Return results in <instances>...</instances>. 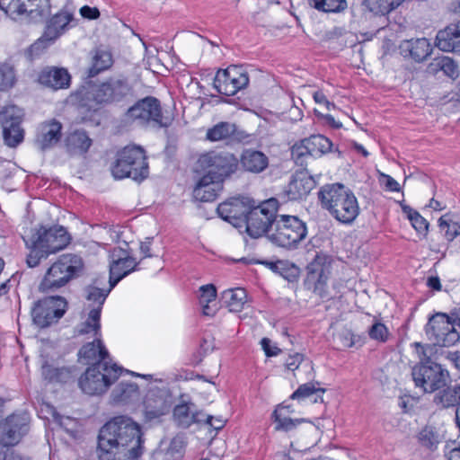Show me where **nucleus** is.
<instances>
[{"label": "nucleus", "instance_id": "4be33fe9", "mask_svg": "<svg viewBox=\"0 0 460 460\" xmlns=\"http://www.w3.org/2000/svg\"><path fill=\"white\" fill-rule=\"evenodd\" d=\"M62 124L53 119L42 122L38 128L36 143L41 150H46L57 145L61 138Z\"/></svg>", "mask_w": 460, "mask_h": 460}, {"label": "nucleus", "instance_id": "0e129e2a", "mask_svg": "<svg viewBox=\"0 0 460 460\" xmlns=\"http://www.w3.org/2000/svg\"><path fill=\"white\" fill-rule=\"evenodd\" d=\"M271 341L268 338H263L261 341V347L267 357L277 356L280 353V349L276 346H271Z\"/></svg>", "mask_w": 460, "mask_h": 460}, {"label": "nucleus", "instance_id": "72a5a7b5", "mask_svg": "<svg viewBox=\"0 0 460 460\" xmlns=\"http://www.w3.org/2000/svg\"><path fill=\"white\" fill-rule=\"evenodd\" d=\"M78 356L80 358H84L86 360H94L99 358L98 362H110L109 352L105 349L101 337L93 338L92 342H88L84 345L79 352Z\"/></svg>", "mask_w": 460, "mask_h": 460}, {"label": "nucleus", "instance_id": "ea45409f", "mask_svg": "<svg viewBox=\"0 0 460 460\" xmlns=\"http://www.w3.org/2000/svg\"><path fill=\"white\" fill-rule=\"evenodd\" d=\"M429 69L434 72H442L451 79H456L459 75L458 66L449 57L442 56L434 58L429 65Z\"/></svg>", "mask_w": 460, "mask_h": 460}, {"label": "nucleus", "instance_id": "e433bc0d", "mask_svg": "<svg viewBox=\"0 0 460 460\" xmlns=\"http://www.w3.org/2000/svg\"><path fill=\"white\" fill-rule=\"evenodd\" d=\"M294 234H289L287 232H272L265 237L277 246L291 249L296 248L297 243L306 236V232H293Z\"/></svg>", "mask_w": 460, "mask_h": 460}, {"label": "nucleus", "instance_id": "dca6fc26", "mask_svg": "<svg viewBox=\"0 0 460 460\" xmlns=\"http://www.w3.org/2000/svg\"><path fill=\"white\" fill-rule=\"evenodd\" d=\"M254 205V200L246 196L232 197L217 207L218 216L232 226L240 228L244 226L248 211Z\"/></svg>", "mask_w": 460, "mask_h": 460}, {"label": "nucleus", "instance_id": "37998d69", "mask_svg": "<svg viewBox=\"0 0 460 460\" xmlns=\"http://www.w3.org/2000/svg\"><path fill=\"white\" fill-rule=\"evenodd\" d=\"M305 144L311 148V156L319 157L331 152L332 147V141L323 135H313L305 138Z\"/></svg>", "mask_w": 460, "mask_h": 460}, {"label": "nucleus", "instance_id": "6ab92c4d", "mask_svg": "<svg viewBox=\"0 0 460 460\" xmlns=\"http://www.w3.org/2000/svg\"><path fill=\"white\" fill-rule=\"evenodd\" d=\"M110 263L109 283L114 288L123 278L137 270V262L128 249L114 248Z\"/></svg>", "mask_w": 460, "mask_h": 460}, {"label": "nucleus", "instance_id": "4d7b16f0", "mask_svg": "<svg viewBox=\"0 0 460 460\" xmlns=\"http://www.w3.org/2000/svg\"><path fill=\"white\" fill-rule=\"evenodd\" d=\"M236 262H243L245 264H261L270 269L273 273L278 274L279 267L281 262V260H277L275 261H268V260H248L246 258H241L235 261Z\"/></svg>", "mask_w": 460, "mask_h": 460}, {"label": "nucleus", "instance_id": "f8f14e48", "mask_svg": "<svg viewBox=\"0 0 460 460\" xmlns=\"http://www.w3.org/2000/svg\"><path fill=\"white\" fill-rule=\"evenodd\" d=\"M237 164L238 159L233 154L216 151L202 154L197 163L199 169L222 181L235 171Z\"/></svg>", "mask_w": 460, "mask_h": 460}, {"label": "nucleus", "instance_id": "8fccbe9b", "mask_svg": "<svg viewBox=\"0 0 460 460\" xmlns=\"http://www.w3.org/2000/svg\"><path fill=\"white\" fill-rule=\"evenodd\" d=\"M16 80L14 68L7 63L0 65V84L2 89H9L13 86Z\"/></svg>", "mask_w": 460, "mask_h": 460}, {"label": "nucleus", "instance_id": "2f4dec72", "mask_svg": "<svg viewBox=\"0 0 460 460\" xmlns=\"http://www.w3.org/2000/svg\"><path fill=\"white\" fill-rule=\"evenodd\" d=\"M433 402L436 405L442 408L458 407L460 405V384L451 385H447L439 389L435 394Z\"/></svg>", "mask_w": 460, "mask_h": 460}, {"label": "nucleus", "instance_id": "09e8293b", "mask_svg": "<svg viewBox=\"0 0 460 460\" xmlns=\"http://www.w3.org/2000/svg\"><path fill=\"white\" fill-rule=\"evenodd\" d=\"M402 211L415 230H428L429 222L418 211L409 206H403Z\"/></svg>", "mask_w": 460, "mask_h": 460}, {"label": "nucleus", "instance_id": "680f3d73", "mask_svg": "<svg viewBox=\"0 0 460 460\" xmlns=\"http://www.w3.org/2000/svg\"><path fill=\"white\" fill-rule=\"evenodd\" d=\"M304 360V355L300 353H295L293 355H289L286 360V367L288 369L291 371H295L300 366V364Z\"/></svg>", "mask_w": 460, "mask_h": 460}, {"label": "nucleus", "instance_id": "4c0bfd02", "mask_svg": "<svg viewBox=\"0 0 460 460\" xmlns=\"http://www.w3.org/2000/svg\"><path fill=\"white\" fill-rule=\"evenodd\" d=\"M101 314L100 309H91L88 317L77 327V335L88 334L92 338L101 337Z\"/></svg>", "mask_w": 460, "mask_h": 460}, {"label": "nucleus", "instance_id": "f03ea898", "mask_svg": "<svg viewBox=\"0 0 460 460\" xmlns=\"http://www.w3.org/2000/svg\"><path fill=\"white\" fill-rule=\"evenodd\" d=\"M415 352L419 358L411 368V376L414 385L425 394L438 393L451 383V376L447 368L430 358L432 348L414 342Z\"/></svg>", "mask_w": 460, "mask_h": 460}, {"label": "nucleus", "instance_id": "39448f33", "mask_svg": "<svg viewBox=\"0 0 460 460\" xmlns=\"http://www.w3.org/2000/svg\"><path fill=\"white\" fill-rule=\"evenodd\" d=\"M278 200L270 199L260 206L255 204L247 213L245 230H270L273 226L276 230H306L305 223L296 216L281 215L277 217Z\"/></svg>", "mask_w": 460, "mask_h": 460}, {"label": "nucleus", "instance_id": "ddd939ff", "mask_svg": "<svg viewBox=\"0 0 460 460\" xmlns=\"http://www.w3.org/2000/svg\"><path fill=\"white\" fill-rule=\"evenodd\" d=\"M426 335L434 345L449 347L459 341L460 335L447 314L431 316L426 325Z\"/></svg>", "mask_w": 460, "mask_h": 460}, {"label": "nucleus", "instance_id": "79ce46f5", "mask_svg": "<svg viewBox=\"0 0 460 460\" xmlns=\"http://www.w3.org/2000/svg\"><path fill=\"white\" fill-rule=\"evenodd\" d=\"M26 0H0V9L12 20L23 22Z\"/></svg>", "mask_w": 460, "mask_h": 460}, {"label": "nucleus", "instance_id": "58836bf2", "mask_svg": "<svg viewBox=\"0 0 460 460\" xmlns=\"http://www.w3.org/2000/svg\"><path fill=\"white\" fill-rule=\"evenodd\" d=\"M246 291L241 288L227 289L222 293V301L231 312H240L246 303Z\"/></svg>", "mask_w": 460, "mask_h": 460}, {"label": "nucleus", "instance_id": "f3484780", "mask_svg": "<svg viewBox=\"0 0 460 460\" xmlns=\"http://www.w3.org/2000/svg\"><path fill=\"white\" fill-rule=\"evenodd\" d=\"M22 116V111L14 105L6 106L0 112L4 141L10 147H15L23 141Z\"/></svg>", "mask_w": 460, "mask_h": 460}, {"label": "nucleus", "instance_id": "473e14b6", "mask_svg": "<svg viewBox=\"0 0 460 460\" xmlns=\"http://www.w3.org/2000/svg\"><path fill=\"white\" fill-rule=\"evenodd\" d=\"M139 389L135 383L120 382L112 391L111 399L118 404H128L139 399Z\"/></svg>", "mask_w": 460, "mask_h": 460}, {"label": "nucleus", "instance_id": "7c9ffc66", "mask_svg": "<svg viewBox=\"0 0 460 460\" xmlns=\"http://www.w3.org/2000/svg\"><path fill=\"white\" fill-rule=\"evenodd\" d=\"M235 138H237V128L235 124L227 121L214 125L206 133V139L210 142L231 141Z\"/></svg>", "mask_w": 460, "mask_h": 460}, {"label": "nucleus", "instance_id": "052dcab7", "mask_svg": "<svg viewBox=\"0 0 460 460\" xmlns=\"http://www.w3.org/2000/svg\"><path fill=\"white\" fill-rule=\"evenodd\" d=\"M380 181L389 191L400 190V184L397 182V181H395L393 177H391L388 174L382 173Z\"/></svg>", "mask_w": 460, "mask_h": 460}, {"label": "nucleus", "instance_id": "7ed1b4c3", "mask_svg": "<svg viewBox=\"0 0 460 460\" xmlns=\"http://www.w3.org/2000/svg\"><path fill=\"white\" fill-rule=\"evenodd\" d=\"M133 88L128 79L123 75L107 78L92 89H82L72 95V100L80 108L95 111L99 104L121 102L131 95Z\"/></svg>", "mask_w": 460, "mask_h": 460}, {"label": "nucleus", "instance_id": "f704fd0d", "mask_svg": "<svg viewBox=\"0 0 460 460\" xmlns=\"http://www.w3.org/2000/svg\"><path fill=\"white\" fill-rule=\"evenodd\" d=\"M23 22H38L46 17L50 12L49 0H26Z\"/></svg>", "mask_w": 460, "mask_h": 460}, {"label": "nucleus", "instance_id": "bf43d9fd", "mask_svg": "<svg viewBox=\"0 0 460 460\" xmlns=\"http://www.w3.org/2000/svg\"><path fill=\"white\" fill-rule=\"evenodd\" d=\"M420 440L429 448H432L438 443L434 433L429 429H424L420 433Z\"/></svg>", "mask_w": 460, "mask_h": 460}, {"label": "nucleus", "instance_id": "864d4df0", "mask_svg": "<svg viewBox=\"0 0 460 460\" xmlns=\"http://www.w3.org/2000/svg\"><path fill=\"white\" fill-rule=\"evenodd\" d=\"M291 155L296 163H299L301 164H303L305 157L307 155L311 156V148H309V145L305 144V138L300 143L293 146L291 149Z\"/></svg>", "mask_w": 460, "mask_h": 460}, {"label": "nucleus", "instance_id": "49530a36", "mask_svg": "<svg viewBox=\"0 0 460 460\" xmlns=\"http://www.w3.org/2000/svg\"><path fill=\"white\" fill-rule=\"evenodd\" d=\"M113 288H111V283H109L108 288H100L94 286H89L86 288V299L89 302H92L94 305L92 309H100V313L102 312V305L104 304L106 297L109 293L111 291Z\"/></svg>", "mask_w": 460, "mask_h": 460}, {"label": "nucleus", "instance_id": "603ef678", "mask_svg": "<svg viewBox=\"0 0 460 460\" xmlns=\"http://www.w3.org/2000/svg\"><path fill=\"white\" fill-rule=\"evenodd\" d=\"M55 40H50L49 38H45V32L28 49V55L31 59L35 58L40 55L50 44Z\"/></svg>", "mask_w": 460, "mask_h": 460}, {"label": "nucleus", "instance_id": "338daca9", "mask_svg": "<svg viewBox=\"0 0 460 460\" xmlns=\"http://www.w3.org/2000/svg\"><path fill=\"white\" fill-rule=\"evenodd\" d=\"M80 13L83 17L91 20L97 19L100 16V12L95 7L84 5L80 9Z\"/></svg>", "mask_w": 460, "mask_h": 460}, {"label": "nucleus", "instance_id": "9b49d317", "mask_svg": "<svg viewBox=\"0 0 460 460\" xmlns=\"http://www.w3.org/2000/svg\"><path fill=\"white\" fill-rule=\"evenodd\" d=\"M332 259L323 253H317L314 259L306 267V276L304 279V287L321 299L332 298L328 291V280L330 279Z\"/></svg>", "mask_w": 460, "mask_h": 460}, {"label": "nucleus", "instance_id": "a19ab883", "mask_svg": "<svg viewBox=\"0 0 460 460\" xmlns=\"http://www.w3.org/2000/svg\"><path fill=\"white\" fill-rule=\"evenodd\" d=\"M405 0H366L367 7L375 15L385 16L397 9Z\"/></svg>", "mask_w": 460, "mask_h": 460}, {"label": "nucleus", "instance_id": "393cba45", "mask_svg": "<svg viewBox=\"0 0 460 460\" xmlns=\"http://www.w3.org/2000/svg\"><path fill=\"white\" fill-rule=\"evenodd\" d=\"M73 21V13L68 10L59 11L48 21L44 31L45 38H49L50 40H56L73 26L71 24Z\"/></svg>", "mask_w": 460, "mask_h": 460}, {"label": "nucleus", "instance_id": "de8ad7c7", "mask_svg": "<svg viewBox=\"0 0 460 460\" xmlns=\"http://www.w3.org/2000/svg\"><path fill=\"white\" fill-rule=\"evenodd\" d=\"M274 421L277 423L275 429L281 430L285 432L291 431L295 429L299 424L305 421V419H291L288 417H281L278 411L273 412Z\"/></svg>", "mask_w": 460, "mask_h": 460}, {"label": "nucleus", "instance_id": "5fc2aeb1", "mask_svg": "<svg viewBox=\"0 0 460 460\" xmlns=\"http://www.w3.org/2000/svg\"><path fill=\"white\" fill-rule=\"evenodd\" d=\"M388 329L382 323H375L368 330V335L372 340L379 341L382 342L386 341L388 338Z\"/></svg>", "mask_w": 460, "mask_h": 460}, {"label": "nucleus", "instance_id": "423d86ee", "mask_svg": "<svg viewBox=\"0 0 460 460\" xmlns=\"http://www.w3.org/2000/svg\"><path fill=\"white\" fill-rule=\"evenodd\" d=\"M22 238L30 251L26 259L30 268L37 267L42 259L66 248L71 242L69 232H23Z\"/></svg>", "mask_w": 460, "mask_h": 460}, {"label": "nucleus", "instance_id": "9d476101", "mask_svg": "<svg viewBox=\"0 0 460 460\" xmlns=\"http://www.w3.org/2000/svg\"><path fill=\"white\" fill-rule=\"evenodd\" d=\"M125 120L139 126L153 125L157 128L171 125V119L163 116L159 100L153 96L145 97L131 106L125 113Z\"/></svg>", "mask_w": 460, "mask_h": 460}, {"label": "nucleus", "instance_id": "cd10ccee", "mask_svg": "<svg viewBox=\"0 0 460 460\" xmlns=\"http://www.w3.org/2000/svg\"><path fill=\"white\" fill-rule=\"evenodd\" d=\"M400 49L402 53L409 55L416 62L425 60L432 51L430 42L426 38H418L404 40Z\"/></svg>", "mask_w": 460, "mask_h": 460}, {"label": "nucleus", "instance_id": "b1692460", "mask_svg": "<svg viewBox=\"0 0 460 460\" xmlns=\"http://www.w3.org/2000/svg\"><path fill=\"white\" fill-rule=\"evenodd\" d=\"M145 412L148 419L158 418L166 414L171 408V403L167 400L164 392L159 389L150 390L146 395Z\"/></svg>", "mask_w": 460, "mask_h": 460}, {"label": "nucleus", "instance_id": "4468645a", "mask_svg": "<svg viewBox=\"0 0 460 460\" xmlns=\"http://www.w3.org/2000/svg\"><path fill=\"white\" fill-rule=\"evenodd\" d=\"M66 300L59 296H48L35 303L31 315L33 323L46 328L58 322L66 313Z\"/></svg>", "mask_w": 460, "mask_h": 460}, {"label": "nucleus", "instance_id": "aec40b11", "mask_svg": "<svg viewBox=\"0 0 460 460\" xmlns=\"http://www.w3.org/2000/svg\"><path fill=\"white\" fill-rule=\"evenodd\" d=\"M38 81L40 84L58 91L70 86L71 75L64 67L49 66L40 71Z\"/></svg>", "mask_w": 460, "mask_h": 460}, {"label": "nucleus", "instance_id": "13d9d810", "mask_svg": "<svg viewBox=\"0 0 460 460\" xmlns=\"http://www.w3.org/2000/svg\"><path fill=\"white\" fill-rule=\"evenodd\" d=\"M278 275L281 276L288 282L296 281V276H291L290 261L288 260H281V262L279 267Z\"/></svg>", "mask_w": 460, "mask_h": 460}, {"label": "nucleus", "instance_id": "e2e57ef3", "mask_svg": "<svg viewBox=\"0 0 460 460\" xmlns=\"http://www.w3.org/2000/svg\"><path fill=\"white\" fill-rule=\"evenodd\" d=\"M246 235L243 236V241L246 246L253 248L256 243V240H260L264 237L263 234H269V232H245Z\"/></svg>", "mask_w": 460, "mask_h": 460}, {"label": "nucleus", "instance_id": "0eeeda50", "mask_svg": "<svg viewBox=\"0 0 460 460\" xmlns=\"http://www.w3.org/2000/svg\"><path fill=\"white\" fill-rule=\"evenodd\" d=\"M84 261L80 255L65 253L49 268L40 284L42 292L56 291L83 275Z\"/></svg>", "mask_w": 460, "mask_h": 460}, {"label": "nucleus", "instance_id": "3c124183", "mask_svg": "<svg viewBox=\"0 0 460 460\" xmlns=\"http://www.w3.org/2000/svg\"><path fill=\"white\" fill-rule=\"evenodd\" d=\"M324 391L325 390L323 388H316L313 383H306L299 385V387L292 394L291 399L303 400L318 392L323 394Z\"/></svg>", "mask_w": 460, "mask_h": 460}, {"label": "nucleus", "instance_id": "f257e3e1", "mask_svg": "<svg viewBox=\"0 0 460 460\" xmlns=\"http://www.w3.org/2000/svg\"><path fill=\"white\" fill-rule=\"evenodd\" d=\"M142 432L130 417H113L102 427L98 436L100 460H139L143 454Z\"/></svg>", "mask_w": 460, "mask_h": 460}, {"label": "nucleus", "instance_id": "412c9836", "mask_svg": "<svg viewBox=\"0 0 460 460\" xmlns=\"http://www.w3.org/2000/svg\"><path fill=\"white\" fill-rule=\"evenodd\" d=\"M214 178V175L206 173L199 180L193 190V196L197 200L213 201L222 191L223 181Z\"/></svg>", "mask_w": 460, "mask_h": 460}, {"label": "nucleus", "instance_id": "2eb2a0df", "mask_svg": "<svg viewBox=\"0 0 460 460\" xmlns=\"http://www.w3.org/2000/svg\"><path fill=\"white\" fill-rule=\"evenodd\" d=\"M249 84L248 73L243 66H230L217 71L213 85L217 93L233 96Z\"/></svg>", "mask_w": 460, "mask_h": 460}, {"label": "nucleus", "instance_id": "c9c22d12", "mask_svg": "<svg viewBox=\"0 0 460 460\" xmlns=\"http://www.w3.org/2000/svg\"><path fill=\"white\" fill-rule=\"evenodd\" d=\"M41 374L49 383L66 384L73 379L71 368L66 367H55L45 362L41 367Z\"/></svg>", "mask_w": 460, "mask_h": 460}, {"label": "nucleus", "instance_id": "c85d7f7f", "mask_svg": "<svg viewBox=\"0 0 460 460\" xmlns=\"http://www.w3.org/2000/svg\"><path fill=\"white\" fill-rule=\"evenodd\" d=\"M65 144L69 154L81 155L88 152L93 145V140L86 131L76 129L66 136Z\"/></svg>", "mask_w": 460, "mask_h": 460}, {"label": "nucleus", "instance_id": "69168bd1", "mask_svg": "<svg viewBox=\"0 0 460 460\" xmlns=\"http://www.w3.org/2000/svg\"><path fill=\"white\" fill-rule=\"evenodd\" d=\"M313 98L316 103L324 105L328 111L335 108L334 103L328 101L325 94L322 91L314 92L313 93Z\"/></svg>", "mask_w": 460, "mask_h": 460}, {"label": "nucleus", "instance_id": "5701e85b", "mask_svg": "<svg viewBox=\"0 0 460 460\" xmlns=\"http://www.w3.org/2000/svg\"><path fill=\"white\" fill-rule=\"evenodd\" d=\"M314 187V178L306 172H299L292 177L286 193L289 200H297L307 196Z\"/></svg>", "mask_w": 460, "mask_h": 460}, {"label": "nucleus", "instance_id": "bb28decb", "mask_svg": "<svg viewBox=\"0 0 460 460\" xmlns=\"http://www.w3.org/2000/svg\"><path fill=\"white\" fill-rule=\"evenodd\" d=\"M437 46L445 52L460 51V22L450 24L437 34Z\"/></svg>", "mask_w": 460, "mask_h": 460}, {"label": "nucleus", "instance_id": "6e6552de", "mask_svg": "<svg viewBox=\"0 0 460 460\" xmlns=\"http://www.w3.org/2000/svg\"><path fill=\"white\" fill-rule=\"evenodd\" d=\"M111 171L116 180L131 178L138 182L144 181L149 173L145 150L137 146H125L117 153Z\"/></svg>", "mask_w": 460, "mask_h": 460}, {"label": "nucleus", "instance_id": "6e6d98bb", "mask_svg": "<svg viewBox=\"0 0 460 460\" xmlns=\"http://www.w3.org/2000/svg\"><path fill=\"white\" fill-rule=\"evenodd\" d=\"M199 304H209L217 298V288L213 284H208L200 287Z\"/></svg>", "mask_w": 460, "mask_h": 460}, {"label": "nucleus", "instance_id": "774afa93", "mask_svg": "<svg viewBox=\"0 0 460 460\" xmlns=\"http://www.w3.org/2000/svg\"><path fill=\"white\" fill-rule=\"evenodd\" d=\"M448 317L453 322V324H455V326H457L460 329V305L453 308L450 311Z\"/></svg>", "mask_w": 460, "mask_h": 460}, {"label": "nucleus", "instance_id": "c756f323", "mask_svg": "<svg viewBox=\"0 0 460 460\" xmlns=\"http://www.w3.org/2000/svg\"><path fill=\"white\" fill-rule=\"evenodd\" d=\"M173 418L177 424L182 428H188L194 422H201L200 413L196 411L192 402L181 403L174 407Z\"/></svg>", "mask_w": 460, "mask_h": 460}, {"label": "nucleus", "instance_id": "c03bdc74", "mask_svg": "<svg viewBox=\"0 0 460 460\" xmlns=\"http://www.w3.org/2000/svg\"><path fill=\"white\" fill-rule=\"evenodd\" d=\"M112 65V57L109 51L97 49L93 58V66L90 68L89 75L91 76L97 75L100 72L111 67Z\"/></svg>", "mask_w": 460, "mask_h": 460}, {"label": "nucleus", "instance_id": "20e7f679", "mask_svg": "<svg viewBox=\"0 0 460 460\" xmlns=\"http://www.w3.org/2000/svg\"><path fill=\"white\" fill-rule=\"evenodd\" d=\"M318 199L322 207L343 225L351 224L359 214L355 194L341 183L323 185L318 191Z\"/></svg>", "mask_w": 460, "mask_h": 460}, {"label": "nucleus", "instance_id": "1a4fd4ad", "mask_svg": "<svg viewBox=\"0 0 460 460\" xmlns=\"http://www.w3.org/2000/svg\"><path fill=\"white\" fill-rule=\"evenodd\" d=\"M123 368L110 362H96L79 379L84 393L95 395L104 393L122 373Z\"/></svg>", "mask_w": 460, "mask_h": 460}, {"label": "nucleus", "instance_id": "a878e982", "mask_svg": "<svg viewBox=\"0 0 460 460\" xmlns=\"http://www.w3.org/2000/svg\"><path fill=\"white\" fill-rule=\"evenodd\" d=\"M240 163L245 172L261 173L269 166V157L261 151L248 148L243 151Z\"/></svg>", "mask_w": 460, "mask_h": 460}, {"label": "nucleus", "instance_id": "a211bd4d", "mask_svg": "<svg viewBox=\"0 0 460 460\" xmlns=\"http://www.w3.org/2000/svg\"><path fill=\"white\" fill-rule=\"evenodd\" d=\"M29 416L26 412L13 413L0 422V445L13 447L28 431Z\"/></svg>", "mask_w": 460, "mask_h": 460}, {"label": "nucleus", "instance_id": "a18cd8bd", "mask_svg": "<svg viewBox=\"0 0 460 460\" xmlns=\"http://www.w3.org/2000/svg\"><path fill=\"white\" fill-rule=\"evenodd\" d=\"M309 5L323 13H341L347 8L346 0H308Z\"/></svg>", "mask_w": 460, "mask_h": 460}]
</instances>
